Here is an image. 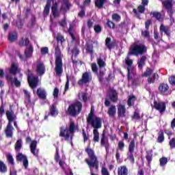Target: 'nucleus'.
I'll return each instance as SVG.
<instances>
[{
  "label": "nucleus",
  "instance_id": "obj_16",
  "mask_svg": "<svg viewBox=\"0 0 175 175\" xmlns=\"http://www.w3.org/2000/svg\"><path fill=\"white\" fill-rule=\"evenodd\" d=\"M16 161H22L23 163V166L25 169H27L28 167V159L27 157L24 155L23 153L18 152L16 154Z\"/></svg>",
  "mask_w": 175,
  "mask_h": 175
},
{
  "label": "nucleus",
  "instance_id": "obj_28",
  "mask_svg": "<svg viewBox=\"0 0 175 175\" xmlns=\"http://www.w3.org/2000/svg\"><path fill=\"white\" fill-rule=\"evenodd\" d=\"M129 173L128 167L121 165L118 168V175H128Z\"/></svg>",
  "mask_w": 175,
  "mask_h": 175
},
{
  "label": "nucleus",
  "instance_id": "obj_63",
  "mask_svg": "<svg viewBox=\"0 0 175 175\" xmlns=\"http://www.w3.org/2000/svg\"><path fill=\"white\" fill-rule=\"evenodd\" d=\"M82 135L83 136V142L84 143H85V142H87V140H88L89 139V135L85 133V131L84 130H83L82 131Z\"/></svg>",
  "mask_w": 175,
  "mask_h": 175
},
{
  "label": "nucleus",
  "instance_id": "obj_35",
  "mask_svg": "<svg viewBox=\"0 0 175 175\" xmlns=\"http://www.w3.org/2000/svg\"><path fill=\"white\" fill-rule=\"evenodd\" d=\"M158 74L157 73H154L152 75V76L150 75V77H148V83L149 84H152V83H154L155 81V80H158Z\"/></svg>",
  "mask_w": 175,
  "mask_h": 175
},
{
  "label": "nucleus",
  "instance_id": "obj_53",
  "mask_svg": "<svg viewBox=\"0 0 175 175\" xmlns=\"http://www.w3.org/2000/svg\"><path fill=\"white\" fill-rule=\"evenodd\" d=\"M69 1H66L63 3L62 5V9H63V10H67V9H69Z\"/></svg>",
  "mask_w": 175,
  "mask_h": 175
},
{
  "label": "nucleus",
  "instance_id": "obj_60",
  "mask_svg": "<svg viewBox=\"0 0 175 175\" xmlns=\"http://www.w3.org/2000/svg\"><path fill=\"white\" fill-rule=\"evenodd\" d=\"M101 174L102 175H110V172H109V170L107 168L103 167L101 168Z\"/></svg>",
  "mask_w": 175,
  "mask_h": 175
},
{
  "label": "nucleus",
  "instance_id": "obj_43",
  "mask_svg": "<svg viewBox=\"0 0 175 175\" xmlns=\"http://www.w3.org/2000/svg\"><path fill=\"white\" fill-rule=\"evenodd\" d=\"M165 140V136L163 135V132L160 131L158 134V137H157V142L158 143H162Z\"/></svg>",
  "mask_w": 175,
  "mask_h": 175
},
{
  "label": "nucleus",
  "instance_id": "obj_37",
  "mask_svg": "<svg viewBox=\"0 0 175 175\" xmlns=\"http://www.w3.org/2000/svg\"><path fill=\"white\" fill-rule=\"evenodd\" d=\"M106 2H107V0H95V6L98 9H102Z\"/></svg>",
  "mask_w": 175,
  "mask_h": 175
},
{
  "label": "nucleus",
  "instance_id": "obj_20",
  "mask_svg": "<svg viewBox=\"0 0 175 175\" xmlns=\"http://www.w3.org/2000/svg\"><path fill=\"white\" fill-rule=\"evenodd\" d=\"M107 96H109L110 100L112 102H116L118 100V94H117V91L110 89L107 92Z\"/></svg>",
  "mask_w": 175,
  "mask_h": 175
},
{
  "label": "nucleus",
  "instance_id": "obj_5",
  "mask_svg": "<svg viewBox=\"0 0 175 175\" xmlns=\"http://www.w3.org/2000/svg\"><path fill=\"white\" fill-rule=\"evenodd\" d=\"M145 53H147V47L143 44H139V42H134L131 45L128 55H143Z\"/></svg>",
  "mask_w": 175,
  "mask_h": 175
},
{
  "label": "nucleus",
  "instance_id": "obj_17",
  "mask_svg": "<svg viewBox=\"0 0 175 175\" xmlns=\"http://www.w3.org/2000/svg\"><path fill=\"white\" fill-rule=\"evenodd\" d=\"M5 78L9 81V83H11V84H14L15 87H20L21 85V82L17 79V77H13L12 75H5Z\"/></svg>",
  "mask_w": 175,
  "mask_h": 175
},
{
  "label": "nucleus",
  "instance_id": "obj_6",
  "mask_svg": "<svg viewBox=\"0 0 175 175\" xmlns=\"http://www.w3.org/2000/svg\"><path fill=\"white\" fill-rule=\"evenodd\" d=\"M81 109H83V104L80 101H75L71 103L67 110V114L75 117L79 116L81 112Z\"/></svg>",
  "mask_w": 175,
  "mask_h": 175
},
{
  "label": "nucleus",
  "instance_id": "obj_34",
  "mask_svg": "<svg viewBox=\"0 0 175 175\" xmlns=\"http://www.w3.org/2000/svg\"><path fill=\"white\" fill-rule=\"evenodd\" d=\"M150 14H152L154 18L157 19L158 21H162L164 18L161 12H152Z\"/></svg>",
  "mask_w": 175,
  "mask_h": 175
},
{
  "label": "nucleus",
  "instance_id": "obj_45",
  "mask_svg": "<svg viewBox=\"0 0 175 175\" xmlns=\"http://www.w3.org/2000/svg\"><path fill=\"white\" fill-rule=\"evenodd\" d=\"M97 64L99 68H105L106 66V62L100 57L97 59Z\"/></svg>",
  "mask_w": 175,
  "mask_h": 175
},
{
  "label": "nucleus",
  "instance_id": "obj_61",
  "mask_svg": "<svg viewBox=\"0 0 175 175\" xmlns=\"http://www.w3.org/2000/svg\"><path fill=\"white\" fill-rule=\"evenodd\" d=\"M169 82L171 85H173L175 88V76H171L169 78Z\"/></svg>",
  "mask_w": 175,
  "mask_h": 175
},
{
  "label": "nucleus",
  "instance_id": "obj_15",
  "mask_svg": "<svg viewBox=\"0 0 175 175\" xmlns=\"http://www.w3.org/2000/svg\"><path fill=\"white\" fill-rule=\"evenodd\" d=\"M100 146L105 147L106 151H109L110 148V144L109 143V138L106 137V134L105 131H103L101 139H100Z\"/></svg>",
  "mask_w": 175,
  "mask_h": 175
},
{
  "label": "nucleus",
  "instance_id": "obj_14",
  "mask_svg": "<svg viewBox=\"0 0 175 175\" xmlns=\"http://www.w3.org/2000/svg\"><path fill=\"white\" fill-rule=\"evenodd\" d=\"M28 83L31 88H36L38 83H39V77L38 76H27Z\"/></svg>",
  "mask_w": 175,
  "mask_h": 175
},
{
  "label": "nucleus",
  "instance_id": "obj_29",
  "mask_svg": "<svg viewBox=\"0 0 175 175\" xmlns=\"http://www.w3.org/2000/svg\"><path fill=\"white\" fill-rule=\"evenodd\" d=\"M22 148H23V139H19L16 141V142L14 144V149L16 152H20Z\"/></svg>",
  "mask_w": 175,
  "mask_h": 175
},
{
  "label": "nucleus",
  "instance_id": "obj_42",
  "mask_svg": "<svg viewBox=\"0 0 175 175\" xmlns=\"http://www.w3.org/2000/svg\"><path fill=\"white\" fill-rule=\"evenodd\" d=\"M152 72V69L148 68L146 71L142 74V77H151Z\"/></svg>",
  "mask_w": 175,
  "mask_h": 175
},
{
  "label": "nucleus",
  "instance_id": "obj_10",
  "mask_svg": "<svg viewBox=\"0 0 175 175\" xmlns=\"http://www.w3.org/2000/svg\"><path fill=\"white\" fill-rule=\"evenodd\" d=\"M154 107L162 116L166 111V103L154 101Z\"/></svg>",
  "mask_w": 175,
  "mask_h": 175
},
{
  "label": "nucleus",
  "instance_id": "obj_2",
  "mask_svg": "<svg viewBox=\"0 0 175 175\" xmlns=\"http://www.w3.org/2000/svg\"><path fill=\"white\" fill-rule=\"evenodd\" d=\"M85 151L88 155V158L85 159V162L87 163L90 169V174L99 175L98 174H95V172H94V169H92L93 167H94L96 170H98L99 169V161H98V157L95 154V151L90 147H88Z\"/></svg>",
  "mask_w": 175,
  "mask_h": 175
},
{
  "label": "nucleus",
  "instance_id": "obj_48",
  "mask_svg": "<svg viewBox=\"0 0 175 175\" xmlns=\"http://www.w3.org/2000/svg\"><path fill=\"white\" fill-rule=\"evenodd\" d=\"M52 13H53L54 17H58V16H59V14L58 13V11L57 10V4H55L52 7Z\"/></svg>",
  "mask_w": 175,
  "mask_h": 175
},
{
  "label": "nucleus",
  "instance_id": "obj_50",
  "mask_svg": "<svg viewBox=\"0 0 175 175\" xmlns=\"http://www.w3.org/2000/svg\"><path fill=\"white\" fill-rule=\"evenodd\" d=\"M124 147H125V144L123 141H120L118 144L117 150H120V151H124Z\"/></svg>",
  "mask_w": 175,
  "mask_h": 175
},
{
  "label": "nucleus",
  "instance_id": "obj_38",
  "mask_svg": "<svg viewBox=\"0 0 175 175\" xmlns=\"http://www.w3.org/2000/svg\"><path fill=\"white\" fill-rule=\"evenodd\" d=\"M135 102H136V96L133 95L129 96L127 100L128 106H133V105H135Z\"/></svg>",
  "mask_w": 175,
  "mask_h": 175
},
{
  "label": "nucleus",
  "instance_id": "obj_18",
  "mask_svg": "<svg viewBox=\"0 0 175 175\" xmlns=\"http://www.w3.org/2000/svg\"><path fill=\"white\" fill-rule=\"evenodd\" d=\"M30 151L34 157H38L39 154V149H38V142L33 140L30 143Z\"/></svg>",
  "mask_w": 175,
  "mask_h": 175
},
{
  "label": "nucleus",
  "instance_id": "obj_8",
  "mask_svg": "<svg viewBox=\"0 0 175 175\" xmlns=\"http://www.w3.org/2000/svg\"><path fill=\"white\" fill-rule=\"evenodd\" d=\"M163 9H165L169 16L172 17L173 16V2L174 0H161Z\"/></svg>",
  "mask_w": 175,
  "mask_h": 175
},
{
  "label": "nucleus",
  "instance_id": "obj_27",
  "mask_svg": "<svg viewBox=\"0 0 175 175\" xmlns=\"http://www.w3.org/2000/svg\"><path fill=\"white\" fill-rule=\"evenodd\" d=\"M160 32L163 33V32L167 35V36L170 37V27L169 26H165V25L161 24L160 26Z\"/></svg>",
  "mask_w": 175,
  "mask_h": 175
},
{
  "label": "nucleus",
  "instance_id": "obj_57",
  "mask_svg": "<svg viewBox=\"0 0 175 175\" xmlns=\"http://www.w3.org/2000/svg\"><path fill=\"white\" fill-rule=\"evenodd\" d=\"M169 146L172 150L175 148V138H172L169 142Z\"/></svg>",
  "mask_w": 175,
  "mask_h": 175
},
{
  "label": "nucleus",
  "instance_id": "obj_7",
  "mask_svg": "<svg viewBox=\"0 0 175 175\" xmlns=\"http://www.w3.org/2000/svg\"><path fill=\"white\" fill-rule=\"evenodd\" d=\"M20 72H21V68H18L17 63H12L11 66L5 70L6 76L9 75L13 77H16L17 73H20Z\"/></svg>",
  "mask_w": 175,
  "mask_h": 175
},
{
  "label": "nucleus",
  "instance_id": "obj_33",
  "mask_svg": "<svg viewBox=\"0 0 175 175\" xmlns=\"http://www.w3.org/2000/svg\"><path fill=\"white\" fill-rule=\"evenodd\" d=\"M78 97L79 100H82L85 102V103L88 100V95L87 93L81 92V93L78 94Z\"/></svg>",
  "mask_w": 175,
  "mask_h": 175
},
{
  "label": "nucleus",
  "instance_id": "obj_46",
  "mask_svg": "<svg viewBox=\"0 0 175 175\" xmlns=\"http://www.w3.org/2000/svg\"><path fill=\"white\" fill-rule=\"evenodd\" d=\"M8 39L10 42H14L17 39V33L16 32L10 33Z\"/></svg>",
  "mask_w": 175,
  "mask_h": 175
},
{
  "label": "nucleus",
  "instance_id": "obj_24",
  "mask_svg": "<svg viewBox=\"0 0 175 175\" xmlns=\"http://www.w3.org/2000/svg\"><path fill=\"white\" fill-rule=\"evenodd\" d=\"M159 91L163 95H167V91H169V85L167 83H161L159 86Z\"/></svg>",
  "mask_w": 175,
  "mask_h": 175
},
{
  "label": "nucleus",
  "instance_id": "obj_41",
  "mask_svg": "<svg viewBox=\"0 0 175 175\" xmlns=\"http://www.w3.org/2000/svg\"><path fill=\"white\" fill-rule=\"evenodd\" d=\"M50 114L51 116H57L58 114V110H57V107L53 105L50 107Z\"/></svg>",
  "mask_w": 175,
  "mask_h": 175
},
{
  "label": "nucleus",
  "instance_id": "obj_25",
  "mask_svg": "<svg viewBox=\"0 0 175 175\" xmlns=\"http://www.w3.org/2000/svg\"><path fill=\"white\" fill-rule=\"evenodd\" d=\"M37 95L40 99H42V100H46L47 93L46 90L42 88H39L37 90Z\"/></svg>",
  "mask_w": 175,
  "mask_h": 175
},
{
  "label": "nucleus",
  "instance_id": "obj_12",
  "mask_svg": "<svg viewBox=\"0 0 175 175\" xmlns=\"http://www.w3.org/2000/svg\"><path fill=\"white\" fill-rule=\"evenodd\" d=\"M130 55H127V57L125 58V64L127 65V70H128V77L131 79V72H133L135 67H133V60L129 58Z\"/></svg>",
  "mask_w": 175,
  "mask_h": 175
},
{
  "label": "nucleus",
  "instance_id": "obj_23",
  "mask_svg": "<svg viewBox=\"0 0 175 175\" xmlns=\"http://www.w3.org/2000/svg\"><path fill=\"white\" fill-rule=\"evenodd\" d=\"M5 116L8 120V124H12L13 121H16V120H17V117L14 115V112H13V111H7L5 112Z\"/></svg>",
  "mask_w": 175,
  "mask_h": 175
},
{
  "label": "nucleus",
  "instance_id": "obj_51",
  "mask_svg": "<svg viewBox=\"0 0 175 175\" xmlns=\"http://www.w3.org/2000/svg\"><path fill=\"white\" fill-rule=\"evenodd\" d=\"M112 20L118 23V21H121V16L118 14H113Z\"/></svg>",
  "mask_w": 175,
  "mask_h": 175
},
{
  "label": "nucleus",
  "instance_id": "obj_21",
  "mask_svg": "<svg viewBox=\"0 0 175 175\" xmlns=\"http://www.w3.org/2000/svg\"><path fill=\"white\" fill-rule=\"evenodd\" d=\"M14 128L10 123H8L7 126L4 131L6 137H13V131Z\"/></svg>",
  "mask_w": 175,
  "mask_h": 175
},
{
  "label": "nucleus",
  "instance_id": "obj_36",
  "mask_svg": "<svg viewBox=\"0 0 175 175\" xmlns=\"http://www.w3.org/2000/svg\"><path fill=\"white\" fill-rule=\"evenodd\" d=\"M105 45L109 50H111L114 47V42H111V38H107L105 40Z\"/></svg>",
  "mask_w": 175,
  "mask_h": 175
},
{
  "label": "nucleus",
  "instance_id": "obj_64",
  "mask_svg": "<svg viewBox=\"0 0 175 175\" xmlns=\"http://www.w3.org/2000/svg\"><path fill=\"white\" fill-rule=\"evenodd\" d=\"M107 24L108 27L112 28V29H114L116 28V25L114 24V23L111 22V21L108 20Z\"/></svg>",
  "mask_w": 175,
  "mask_h": 175
},
{
  "label": "nucleus",
  "instance_id": "obj_59",
  "mask_svg": "<svg viewBox=\"0 0 175 175\" xmlns=\"http://www.w3.org/2000/svg\"><path fill=\"white\" fill-rule=\"evenodd\" d=\"M91 66L92 72H94V73H98V66L96 65V63H92Z\"/></svg>",
  "mask_w": 175,
  "mask_h": 175
},
{
  "label": "nucleus",
  "instance_id": "obj_1",
  "mask_svg": "<svg viewBox=\"0 0 175 175\" xmlns=\"http://www.w3.org/2000/svg\"><path fill=\"white\" fill-rule=\"evenodd\" d=\"M76 131H79V124L70 120L66 129L64 126L59 128L60 137H64V140H72Z\"/></svg>",
  "mask_w": 175,
  "mask_h": 175
},
{
  "label": "nucleus",
  "instance_id": "obj_44",
  "mask_svg": "<svg viewBox=\"0 0 175 175\" xmlns=\"http://www.w3.org/2000/svg\"><path fill=\"white\" fill-rule=\"evenodd\" d=\"M135 151V140L133 139L131 141L129 145V152H134Z\"/></svg>",
  "mask_w": 175,
  "mask_h": 175
},
{
  "label": "nucleus",
  "instance_id": "obj_4",
  "mask_svg": "<svg viewBox=\"0 0 175 175\" xmlns=\"http://www.w3.org/2000/svg\"><path fill=\"white\" fill-rule=\"evenodd\" d=\"M87 122L94 129L102 128V119L95 116L94 108L92 107L90 113L87 118Z\"/></svg>",
  "mask_w": 175,
  "mask_h": 175
},
{
  "label": "nucleus",
  "instance_id": "obj_30",
  "mask_svg": "<svg viewBox=\"0 0 175 175\" xmlns=\"http://www.w3.org/2000/svg\"><path fill=\"white\" fill-rule=\"evenodd\" d=\"M0 173L5 174L8 173V165L5 163L0 160Z\"/></svg>",
  "mask_w": 175,
  "mask_h": 175
},
{
  "label": "nucleus",
  "instance_id": "obj_32",
  "mask_svg": "<svg viewBox=\"0 0 175 175\" xmlns=\"http://www.w3.org/2000/svg\"><path fill=\"white\" fill-rule=\"evenodd\" d=\"M23 92L25 96V103L26 105H29L31 103V93L27 90H23Z\"/></svg>",
  "mask_w": 175,
  "mask_h": 175
},
{
  "label": "nucleus",
  "instance_id": "obj_47",
  "mask_svg": "<svg viewBox=\"0 0 175 175\" xmlns=\"http://www.w3.org/2000/svg\"><path fill=\"white\" fill-rule=\"evenodd\" d=\"M50 3H51V1L50 0H49L46 3L45 8H44V14H49V13L50 12Z\"/></svg>",
  "mask_w": 175,
  "mask_h": 175
},
{
  "label": "nucleus",
  "instance_id": "obj_31",
  "mask_svg": "<svg viewBox=\"0 0 175 175\" xmlns=\"http://www.w3.org/2000/svg\"><path fill=\"white\" fill-rule=\"evenodd\" d=\"M5 157L7 158V161L9 165L12 166H14V158H13V155L10 153H5Z\"/></svg>",
  "mask_w": 175,
  "mask_h": 175
},
{
  "label": "nucleus",
  "instance_id": "obj_26",
  "mask_svg": "<svg viewBox=\"0 0 175 175\" xmlns=\"http://www.w3.org/2000/svg\"><path fill=\"white\" fill-rule=\"evenodd\" d=\"M117 113V108L116 105H111L108 108L107 114L109 117H115L116 114Z\"/></svg>",
  "mask_w": 175,
  "mask_h": 175
},
{
  "label": "nucleus",
  "instance_id": "obj_3",
  "mask_svg": "<svg viewBox=\"0 0 175 175\" xmlns=\"http://www.w3.org/2000/svg\"><path fill=\"white\" fill-rule=\"evenodd\" d=\"M55 72L56 76L61 77L62 76V73L64 72V63H62V54L61 53V49H59V46H56L55 48Z\"/></svg>",
  "mask_w": 175,
  "mask_h": 175
},
{
  "label": "nucleus",
  "instance_id": "obj_19",
  "mask_svg": "<svg viewBox=\"0 0 175 175\" xmlns=\"http://www.w3.org/2000/svg\"><path fill=\"white\" fill-rule=\"evenodd\" d=\"M144 12H146V7H144V5H142V4L137 7V10L136 8L133 10V13H134L137 18H140V14H143Z\"/></svg>",
  "mask_w": 175,
  "mask_h": 175
},
{
  "label": "nucleus",
  "instance_id": "obj_40",
  "mask_svg": "<svg viewBox=\"0 0 175 175\" xmlns=\"http://www.w3.org/2000/svg\"><path fill=\"white\" fill-rule=\"evenodd\" d=\"M146 59L147 57L146 56H142V58L138 62V68L139 69H143V66H144Z\"/></svg>",
  "mask_w": 175,
  "mask_h": 175
},
{
  "label": "nucleus",
  "instance_id": "obj_11",
  "mask_svg": "<svg viewBox=\"0 0 175 175\" xmlns=\"http://www.w3.org/2000/svg\"><path fill=\"white\" fill-rule=\"evenodd\" d=\"M92 80V76L90 72H85L83 74L81 79L78 81L79 85H83V84H87Z\"/></svg>",
  "mask_w": 175,
  "mask_h": 175
},
{
  "label": "nucleus",
  "instance_id": "obj_55",
  "mask_svg": "<svg viewBox=\"0 0 175 175\" xmlns=\"http://www.w3.org/2000/svg\"><path fill=\"white\" fill-rule=\"evenodd\" d=\"M133 118H134V120H140V113L137 109L134 111Z\"/></svg>",
  "mask_w": 175,
  "mask_h": 175
},
{
  "label": "nucleus",
  "instance_id": "obj_22",
  "mask_svg": "<svg viewBox=\"0 0 175 175\" xmlns=\"http://www.w3.org/2000/svg\"><path fill=\"white\" fill-rule=\"evenodd\" d=\"M125 113H126V108L124 105L120 104L118 106V117L122 118L125 117Z\"/></svg>",
  "mask_w": 175,
  "mask_h": 175
},
{
  "label": "nucleus",
  "instance_id": "obj_58",
  "mask_svg": "<svg viewBox=\"0 0 175 175\" xmlns=\"http://www.w3.org/2000/svg\"><path fill=\"white\" fill-rule=\"evenodd\" d=\"M142 36L148 39L150 38V32L148 31V30L142 31Z\"/></svg>",
  "mask_w": 175,
  "mask_h": 175
},
{
  "label": "nucleus",
  "instance_id": "obj_62",
  "mask_svg": "<svg viewBox=\"0 0 175 175\" xmlns=\"http://www.w3.org/2000/svg\"><path fill=\"white\" fill-rule=\"evenodd\" d=\"M41 54L42 55H46V54H49V48L45 46V47H42L41 48Z\"/></svg>",
  "mask_w": 175,
  "mask_h": 175
},
{
  "label": "nucleus",
  "instance_id": "obj_9",
  "mask_svg": "<svg viewBox=\"0 0 175 175\" xmlns=\"http://www.w3.org/2000/svg\"><path fill=\"white\" fill-rule=\"evenodd\" d=\"M33 53V46L32 45H29L26 47L25 50V57H23V56L20 54L18 51H16L17 55H18L20 59L24 61L26 58H31L32 57V54Z\"/></svg>",
  "mask_w": 175,
  "mask_h": 175
},
{
  "label": "nucleus",
  "instance_id": "obj_54",
  "mask_svg": "<svg viewBox=\"0 0 175 175\" xmlns=\"http://www.w3.org/2000/svg\"><path fill=\"white\" fill-rule=\"evenodd\" d=\"M59 165L60 167H62V170H64V172H65L66 167V163H65L64 161L60 160L59 161Z\"/></svg>",
  "mask_w": 175,
  "mask_h": 175
},
{
  "label": "nucleus",
  "instance_id": "obj_39",
  "mask_svg": "<svg viewBox=\"0 0 175 175\" xmlns=\"http://www.w3.org/2000/svg\"><path fill=\"white\" fill-rule=\"evenodd\" d=\"M93 142H94V143L99 142V131H98V129H94L93 130Z\"/></svg>",
  "mask_w": 175,
  "mask_h": 175
},
{
  "label": "nucleus",
  "instance_id": "obj_52",
  "mask_svg": "<svg viewBox=\"0 0 175 175\" xmlns=\"http://www.w3.org/2000/svg\"><path fill=\"white\" fill-rule=\"evenodd\" d=\"M29 44V40L28 38H25L19 42L20 46H27Z\"/></svg>",
  "mask_w": 175,
  "mask_h": 175
},
{
  "label": "nucleus",
  "instance_id": "obj_49",
  "mask_svg": "<svg viewBox=\"0 0 175 175\" xmlns=\"http://www.w3.org/2000/svg\"><path fill=\"white\" fill-rule=\"evenodd\" d=\"M160 166H165L167 163V158L163 157L159 159Z\"/></svg>",
  "mask_w": 175,
  "mask_h": 175
},
{
  "label": "nucleus",
  "instance_id": "obj_56",
  "mask_svg": "<svg viewBox=\"0 0 175 175\" xmlns=\"http://www.w3.org/2000/svg\"><path fill=\"white\" fill-rule=\"evenodd\" d=\"M55 162H59V149L56 148V153L55 155Z\"/></svg>",
  "mask_w": 175,
  "mask_h": 175
},
{
  "label": "nucleus",
  "instance_id": "obj_13",
  "mask_svg": "<svg viewBox=\"0 0 175 175\" xmlns=\"http://www.w3.org/2000/svg\"><path fill=\"white\" fill-rule=\"evenodd\" d=\"M36 72L38 76H43V74L46 72V67L42 62H37L35 64Z\"/></svg>",
  "mask_w": 175,
  "mask_h": 175
}]
</instances>
